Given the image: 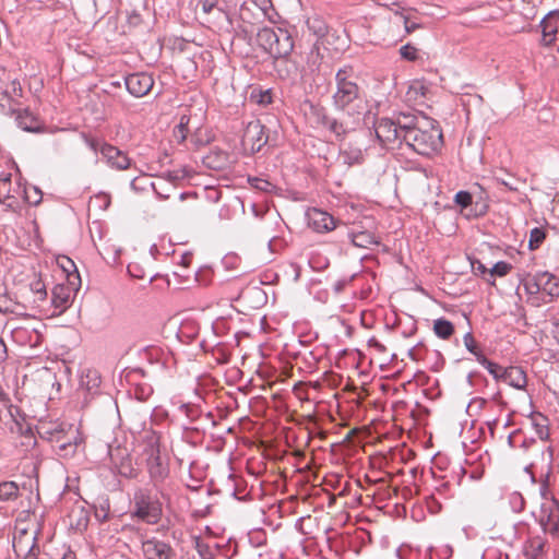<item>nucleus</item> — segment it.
Instances as JSON below:
<instances>
[{"label":"nucleus","instance_id":"nucleus-1","mask_svg":"<svg viewBox=\"0 0 559 559\" xmlns=\"http://www.w3.org/2000/svg\"><path fill=\"white\" fill-rule=\"evenodd\" d=\"M332 105L337 111L353 116L362 108V91L357 83V75L350 64L341 67L334 76Z\"/></svg>","mask_w":559,"mask_h":559},{"label":"nucleus","instance_id":"nucleus-2","mask_svg":"<svg viewBox=\"0 0 559 559\" xmlns=\"http://www.w3.org/2000/svg\"><path fill=\"white\" fill-rule=\"evenodd\" d=\"M158 495L164 497L158 488L155 492L145 487L135 489L131 501V518L150 525L157 524L163 516V503Z\"/></svg>","mask_w":559,"mask_h":559},{"label":"nucleus","instance_id":"nucleus-3","mask_svg":"<svg viewBox=\"0 0 559 559\" xmlns=\"http://www.w3.org/2000/svg\"><path fill=\"white\" fill-rule=\"evenodd\" d=\"M521 285L525 293L532 297L533 305L548 304L559 297V280L549 272H536L526 274L521 278Z\"/></svg>","mask_w":559,"mask_h":559},{"label":"nucleus","instance_id":"nucleus-4","mask_svg":"<svg viewBox=\"0 0 559 559\" xmlns=\"http://www.w3.org/2000/svg\"><path fill=\"white\" fill-rule=\"evenodd\" d=\"M38 198L33 200L27 188L20 182L12 183V175L10 173H0V204L7 210L16 211L21 207L22 202L37 205L41 201V191L34 188Z\"/></svg>","mask_w":559,"mask_h":559},{"label":"nucleus","instance_id":"nucleus-5","mask_svg":"<svg viewBox=\"0 0 559 559\" xmlns=\"http://www.w3.org/2000/svg\"><path fill=\"white\" fill-rule=\"evenodd\" d=\"M259 45L275 59L292 53L294 40L283 27H263L258 33Z\"/></svg>","mask_w":559,"mask_h":559},{"label":"nucleus","instance_id":"nucleus-6","mask_svg":"<svg viewBox=\"0 0 559 559\" xmlns=\"http://www.w3.org/2000/svg\"><path fill=\"white\" fill-rule=\"evenodd\" d=\"M403 143L419 155H430L437 152L442 144V134L438 129H424L423 124L405 135Z\"/></svg>","mask_w":559,"mask_h":559},{"label":"nucleus","instance_id":"nucleus-7","mask_svg":"<svg viewBox=\"0 0 559 559\" xmlns=\"http://www.w3.org/2000/svg\"><path fill=\"white\" fill-rule=\"evenodd\" d=\"M273 66L277 76L290 84L297 83L306 74L305 67H301L300 62L292 53L275 58Z\"/></svg>","mask_w":559,"mask_h":559},{"label":"nucleus","instance_id":"nucleus-8","mask_svg":"<svg viewBox=\"0 0 559 559\" xmlns=\"http://www.w3.org/2000/svg\"><path fill=\"white\" fill-rule=\"evenodd\" d=\"M269 133L261 120L255 119L247 123L243 132L242 143L249 147L251 154L260 152L269 142Z\"/></svg>","mask_w":559,"mask_h":559},{"label":"nucleus","instance_id":"nucleus-9","mask_svg":"<svg viewBox=\"0 0 559 559\" xmlns=\"http://www.w3.org/2000/svg\"><path fill=\"white\" fill-rule=\"evenodd\" d=\"M108 456L119 475L126 478L136 477V469L133 467L130 452L127 448L108 444Z\"/></svg>","mask_w":559,"mask_h":559},{"label":"nucleus","instance_id":"nucleus-10","mask_svg":"<svg viewBox=\"0 0 559 559\" xmlns=\"http://www.w3.org/2000/svg\"><path fill=\"white\" fill-rule=\"evenodd\" d=\"M397 129L396 123L392 118H380L374 123V132L378 140L385 146H400L403 144V136Z\"/></svg>","mask_w":559,"mask_h":559},{"label":"nucleus","instance_id":"nucleus-11","mask_svg":"<svg viewBox=\"0 0 559 559\" xmlns=\"http://www.w3.org/2000/svg\"><path fill=\"white\" fill-rule=\"evenodd\" d=\"M148 452L150 454L146 460V466L150 478L153 481L154 487L157 489L158 486L168 477L169 467L168 463L160 456L158 448L151 447Z\"/></svg>","mask_w":559,"mask_h":559},{"label":"nucleus","instance_id":"nucleus-12","mask_svg":"<svg viewBox=\"0 0 559 559\" xmlns=\"http://www.w3.org/2000/svg\"><path fill=\"white\" fill-rule=\"evenodd\" d=\"M539 522L545 532L557 534L559 531V502L555 498L546 499L540 506Z\"/></svg>","mask_w":559,"mask_h":559},{"label":"nucleus","instance_id":"nucleus-13","mask_svg":"<svg viewBox=\"0 0 559 559\" xmlns=\"http://www.w3.org/2000/svg\"><path fill=\"white\" fill-rule=\"evenodd\" d=\"M128 92L134 97H143L152 90L154 79L147 73H132L124 80Z\"/></svg>","mask_w":559,"mask_h":559},{"label":"nucleus","instance_id":"nucleus-14","mask_svg":"<svg viewBox=\"0 0 559 559\" xmlns=\"http://www.w3.org/2000/svg\"><path fill=\"white\" fill-rule=\"evenodd\" d=\"M559 10L548 12L539 22L542 31L540 45L550 47L555 44L558 34Z\"/></svg>","mask_w":559,"mask_h":559},{"label":"nucleus","instance_id":"nucleus-15","mask_svg":"<svg viewBox=\"0 0 559 559\" xmlns=\"http://www.w3.org/2000/svg\"><path fill=\"white\" fill-rule=\"evenodd\" d=\"M308 225L317 233L331 231L336 227L334 217L320 209L313 207L307 212Z\"/></svg>","mask_w":559,"mask_h":559},{"label":"nucleus","instance_id":"nucleus-16","mask_svg":"<svg viewBox=\"0 0 559 559\" xmlns=\"http://www.w3.org/2000/svg\"><path fill=\"white\" fill-rule=\"evenodd\" d=\"M100 155L111 168L124 170L131 166V159L127 154L109 143L102 144Z\"/></svg>","mask_w":559,"mask_h":559},{"label":"nucleus","instance_id":"nucleus-17","mask_svg":"<svg viewBox=\"0 0 559 559\" xmlns=\"http://www.w3.org/2000/svg\"><path fill=\"white\" fill-rule=\"evenodd\" d=\"M142 551L146 559H171V546L157 538H150L142 543Z\"/></svg>","mask_w":559,"mask_h":559},{"label":"nucleus","instance_id":"nucleus-18","mask_svg":"<svg viewBox=\"0 0 559 559\" xmlns=\"http://www.w3.org/2000/svg\"><path fill=\"white\" fill-rule=\"evenodd\" d=\"M78 430L72 426H68L64 435L53 440L59 450V454L63 456L72 455L75 453L78 447Z\"/></svg>","mask_w":559,"mask_h":559},{"label":"nucleus","instance_id":"nucleus-19","mask_svg":"<svg viewBox=\"0 0 559 559\" xmlns=\"http://www.w3.org/2000/svg\"><path fill=\"white\" fill-rule=\"evenodd\" d=\"M202 163L209 169L225 170L230 167L233 162L227 152L213 148L202 158Z\"/></svg>","mask_w":559,"mask_h":559},{"label":"nucleus","instance_id":"nucleus-20","mask_svg":"<svg viewBox=\"0 0 559 559\" xmlns=\"http://www.w3.org/2000/svg\"><path fill=\"white\" fill-rule=\"evenodd\" d=\"M70 426L66 423L60 421H47V420H40L38 425L36 426L37 433L41 439H45L49 442H53L57 438L60 437V435H64L66 429Z\"/></svg>","mask_w":559,"mask_h":559},{"label":"nucleus","instance_id":"nucleus-21","mask_svg":"<svg viewBox=\"0 0 559 559\" xmlns=\"http://www.w3.org/2000/svg\"><path fill=\"white\" fill-rule=\"evenodd\" d=\"M183 176L180 175L179 171H167L160 175L156 181H151L150 186L160 200H167L169 199V193L162 192V188H164L165 186L169 188H171V186L175 187L176 182L181 180Z\"/></svg>","mask_w":559,"mask_h":559},{"label":"nucleus","instance_id":"nucleus-22","mask_svg":"<svg viewBox=\"0 0 559 559\" xmlns=\"http://www.w3.org/2000/svg\"><path fill=\"white\" fill-rule=\"evenodd\" d=\"M501 381L514 389L523 390L527 384V377L521 367L510 366L503 370Z\"/></svg>","mask_w":559,"mask_h":559},{"label":"nucleus","instance_id":"nucleus-23","mask_svg":"<svg viewBox=\"0 0 559 559\" xmlns=\"http://www.w3.org/2000/svg\"><path fill=\"white\" fill-rule=\"evenodd\" d=\"M393 119L397 129H400L399 131L403 139L405 135H408L409 131H414L423 122V119L420 120L417 116L411 112H399L393 117Z\"/></svg>","mask_w":559,"mask_h":559},{"label":"nucleus","instance_id":"nucleus-24","mask_svg":"<svg viewBox=\"0 0 559 559\" xmlns=\"http://www.w3.org/2000/svg\"><path fill=\"white\" fill-rule=\"evenodd\" d=\"M340 158L344 165L353 166L364 162V151L361 147L348 144L340 152Z\"/></svg>","mask_w":559,"mask_h":559},{"label":"nucleus","instance_id":"nucleus-25","mask_svg":"<svg viewBox=\"0 0 559 559\" xmlns=\"http://www.w3.org/2000/svg\"><path fill=\"white\" fill-rule=\"evenodd\" d=\"M15 120L17 126L24 131L38 132L40 129L38 119L27 109L19 111Z\"/></svg>","mask_w":559,"mask_h":559},{"label":"nucleus","instance_id":"nucleus-26","mask_svg":"<svg viewBox=\"0 0 559 559\" xmlns=\"http://www.w3.org/2000/svg\"><path fill=\"white\" fill-rule=\"evenodd\" d=\"M531 425L540 440L549 437L548 418L540 413H533L530 417Z\"/></svg>","mask_w":559,"mask_h":559},{"label":"nucleus","instance_id":"nucleus-27","mask_svg":"<svg viewBox=\"0 0 559 559\" xmlns=\"http://www.w3.org/2000/svg\"><path fill=\"white\" fill-rule=\"evenodd\" d=\"M70 294L68 288L63 286H56L52 290L51 304L55 306L58 313H61L69 304Z\"/></svg>","mask_w":559,"mask_h":559},{"label":"nucleus","instance_id":"nucleus-28","mask_svg":"<svg viewBox=\"0 0 559 559\" xmlns=\"http://www.w3.org/2000/svg\"><path fill=\"white\" fill-rule=\"evenodd\" d=\"M20 495L19 485L12 480L0 483V501L10 502L14 501Z\"/></svg>","mask_w":559,"mask_h":559},{"label":"nucleus","instance_id":"nucleus-29","mask_svg":"<svg viewBox=\"0 0 559 559\" xmlns=\"http://www.w3.org/2000/svg\"><path fill=\"white\" fill-rule=\"evenodd\" d=\"M198 5L201 7L204 14L215 13L217 20H229L227 12L218 7V0H199Z\"/></svg>","mask_w":559,"mask_h":559},{"label":"nucleus","instance_id":"nucleus-30","mask_svg":"<svg viewBox=\"0 0 559 559\" xmlns=\"http://www.w3.org/2000/svg\"><path fill=\"white\" fill-rule=\"evenodd\" d=\"M433 332L441 340H448L454 333V325L444 318H439L433 322Z\"/></svg>","mask_w":559,"mask_h":559},{"label":"nucleus","instance_id":"nucleus-31","mask_svg":"<svg viewBox=\"0 0 559 559\" xmlns=\"http://www.w3.org/2000/svg\"><path fill=\"white\" fill-rule=\"evenodd\" d=\"M477 362L480 364L487 371L496 379L501 380L503 376V368L502 366L492 362L489 360L484 354L477 355Z\"/></svg>","mask_w":559,"mask_h":559},{"label":"nucleus","instance_id":"nucleus-32","mask_svg":"<svg viewBox=\"0 0 559 559\" xmlns=\"http://www.w3.org/2000/svg\"><path fill=\"white\" fill-rule=\"evenodd\" d=\"M321 60L322 57L320 55L319 48L313 46L307 53V68H305L306 72L308 71L310 74H313L316 71H318L321 64Z\"/></svg>","mask_w":559,"mask_h":559},{"label":"nucleus","instance_id":"nucleus-33","mask_svg":"<svg viewBox=\"0 0 559 559\" xmlns=\"http://www.w3.org/2000/svg\"><path fill=\"white\" fill-rule=\"evenodd\" d=\"M322 124L337 138H341L346 133V128L344 127V124L336 120L335 118L323 116Z\"/></svg>","mask_w":559,"mask_h":559},{"label":"nucleus","instance_id":"nucleus-34","mask_svg":"<svg viewBox=\"0 0 559 559\" xmlns=\"http://www.w3.org/2000/svg\"><path fill=\"white\" fill-rule=\"evenodd\" d=\"M546 233L543 228L535 227L530 233L528 248L530 250H536L545 240Z\"/></svg>","mask_w":559,"mask_h":559},{"label":"nucleus","instance_id":"nucleus-35","mask_svg":"<svg viewBox=\"0 0 559 559\" xmlns=\"http://www.w3.org/2000/svg\"><path fill=\"white\" fill-rule=\"evenodd\" d=\"M352 241L354 246L360 248H367L369 245L378 243L374 236L365 231L353 235Z\"/></svg>","mask_w":559,"mask_h":559},{"label":"nucleus","instance_id":"nucleus-36","mask_svg":"<svg viewBox=\"0 0 559 559\" xmlns=\"http://www.w3.org/2000/svg\"><path fill=\"white\" fill-rule=\"evenodd\" d=\"M188 123L189 118L187 116H181L179 123L174 129V136L178 141V143H182L188 135Z\"/></svg>","mask_w":559,"mask_h":559},{"label":"nucleus","instance_id":"nucleus-37","mask_svg":"<svg viewBox=\"0 0 559 559\" xmlns=\"http://www.w3.org/2000/svg\"><path fill=\"white\" fill-rule=\"evenodd\" d=\"M250 186L257 190H260V191H263V192H272L274 189H275V186L265 180V179H262V178H258V177H250L248 179Z\"/></svg>","mask_w":559,"mask_h":559},{"label":"nucleus","instance_id":"nucleus-38","mask_svg":"<svg viewBox=\"0 0 559 559\" xmlns=\"http://www.w3.org/2000/svg\"><path fill=\"white\" fill-rule=\"evenodd\" d=\"M179 411L190 420V421H193L195 420L200 414H201V409L199 408L198 405L195 404H192V403H185V404H181L179 406Z\"/></svg>","mask_w":559,"mask_h":559},{"label":"nucleus","instance_id":"nucleus-39","mask_svg":"<svg viewBox=\"0 0 559 559\" xmlns=\"http://www.w3.org/2000/svg\"><path fill=\"white\" fill-rule=\"evenodd\" d=\"M31 290L35 295V301H44L47 298V290L41 280H35L31 283Z\"/></svg>","mask_w":559,"mask_h":559},{"label":"nucleus","instance_id":"nucleus-40","mask_svg":"<svg viewBox=\"0 0 559 559\" xmlns=\"http://www.w3.org/2000/svg\"><path fill=\"white\" fill-rule=\"evenodd\" d=\"M400 55L407 61H415L418 57V49L412 44H406L400 48Z\"/></svg>","mask_w":559,"mask_h":559},{"label":"nucleus","instance_id":"nucleus-41","mask_svg":"<svg viewBox=\"0 0 559 559\" xmlns=\"http://www.w3.org/2000/svg\"><path fill=\"white\" fill-rule=\"evenodd\" d=\"M109 502L108 500H103L98 507L95 508L94 515L97 521L105 522L108 519L109 514Z\"/></svg>","mask_w":559,"mask_h":559},{"label":"nucleus","instance_id":"nucleus-42","mask_svg":"<svg viewBox=\"0 0 559 559\" xmlns=\"http://www.w3.org/2000/svg\"><path fill=\"white\" fill-rule=\"evenodd\" d=\"M463 343L466 347V349L475 356L477 359V355L483 354L480 350L477 349L474 336L471 332L465 333L463 336Z\"/></svg>","mask_w":559,"mask_h":559},{"label":"nucleus","instance_id":"nucleus-43","mask_svg":"<svg viewBox=\"0 0 559 559\" xmlns=\"http://www.w3.org/2000/svg\"><path fill=\"white\" fill-rule=\"evenodd\" d=\"M512 269L511 264L504 261L497 262L490 270L491 275L504 276Z\"/></svg>","mask_w":559,"mask_h":559},{"label":"nucleus","instance_id":"nucleus-44","mask_svg":"<svg viewBox=\"0 0 559 559\" xmlns=\"http://www.w3.org/2000/svg\"><path fill=\"white\" fill-rule=\"evenodd\" d=\"M454 201L457 205L465 209L472 203V194L468 191L461 190L455 194Z\"/></svg>","mask_w":559,"mask_h":559},{"label":"nucleus","instance_id":"nucleus-45","mask_svg":"<svg viewBox=\"0 0 559 559\" xmlns=\"http://www.w3.org/2000/svg\"><path fill=\"white\" fill-rule=\"evenodd\" d=\"M152 393L153 389L150 385H139L134 391L135 397L140 401H145Z\"/></svg>","mask_w":559,"mask_h":559},{"label":"nucleus","instance_id":"nucleus-46","mask_svg":"<svg viewBox=\"0 0 559 559\" xmlns=\"http://www.w3.org/2000/svg\"><path fill=\"white\" fill-rule=\"evenodd\" d=\"M82 138L90 150H92L94 153H100V147L104 142H100L94 138H90L85 133H82Z\"/></svg>","mask_w":559,"mask_h":559},{"label":"nucleus","instance_id":"nucleus-47","mask_svg":"<svg viewBox=\"0 0 559 559\" xmlns=\"http://www.w3.org/2000/svg\"><path fill=\"white\" fill-rule=\"evenodd\" d=\"M354 278V275L350 276V277H343V278H340L337 280L334 285H333V290L336 293V294H340L341 292H343V289L350 283V281Z\"/></svg>","mask_w":559,"mask_h":559},{"label":"nucleus","instance_id":"nucleus-48","mask_svg":"<svg viewBox=\"0 0 559 559\" xmlns=\"http://www.w3.org/2000/svg\"><path fill=\"white\" fill-rule=\"evenodd\" d=\"M198 554L200 555L201 559H214V555L207 545H199Z\"/></svg>","mask_w":559,"mask_h":559},{"label":"nucleus","instance_id":"nucleus-49","mask_svg":"<svg viewBox=\"0 0 559 559\" xmlns=\"http://www.w3.org/2000/svg\"><path fill=\"white\" fill-rule=\"evenodd\" d=\"M395 13H396V14H401V16L403 17V20H404L405 31H406L407 33H412V32H414L415 29H417V28H419V27H420V25H419L418 23H416V22H411V21L408 20V17H407V16H405V15H403L402 13H399L397 11H396Z\"/></svg>","mask_w":559,"mask_h":559},{"label":"nucleus","instance_id":"nucleus-50","mask_svg":"<svg viewBox=\"0 0 559 559\" xmlns=\"http://www.w3.org/2000/svg\"><path fill=\"white\" fill-rule=\"evenodd\" d=\"M253 1L264 13H266L272 8L271 0H253Z\"/></svg>","mask_w":559,"mask_h":559},{"label":"nucleus","instance_id":"nucleus-51","mask_svg":"<svg viewBox=\"0 0 559 559\" xmlns=\"http://www.w3.org/2000/svg\"><path fill=\"white\" fill-rule=\"evenodd\" d=\"M512 504L514 508L518 509V511H521L523 509V506H524V500L522 498L521 495L516 493V495H513L512 497Z\"/></svg>","mask_w":559,"mask_h":559},{"label":"nucleus","instance_id":"nucleus-52","mask_svg":"<svg viewBox=\"0 0 559 559\" xmlns=\"http://www.w3.org/2000/svg\"><path fill=\"white\" fill-rule=\"evenodd\" d=\"M61 267L64 272L70 273L71 270H75V264L71 259L64 258V263H61Z\"/></svg>","mask_w":559,"mask_h":559},{"label":"nucleus","instance_id":"nucleus-53","mask_svg":"<svg viewBox=\"0 0 559 559\" xmlns=\"http://www.w3.org/2000/svg\"><path fill=\"white\" fill-rule=\"evenodd\" d=\"M472 266L475 270V272H477L479 274L487 273V267L480 261H476L475 263L473 262Z\"/></svg>","mask_w":559,"mask_h":559},{"label":"nucleus","instance_id":"nucleus-54","mask_svg":"<svg viewBox=\"0 0 559 559\" xmlns=\"http://www.w3.org/2000/svg\"><path fill=\"white\" fill-rule=\"evenodd\" d=\"M191 259H192V254H191V253L186 252V253H183V254L181 255V261H180V263H181L182 265H185V266H188V265H189V263H190V261H191Z\"/></svg>","mask_w":559,"mask_h":559},{"label":"nucleus","instance_id":"nucleus-55","mask_svg":"<svg viewBox=\"0 0 559 559\" xmlns=\"http://www.w3.org/2000/svg\"><path fill=\"white\" fill-rule=\"evenodd\" d=\"M7 357V346L4 342L0 338V361Z\"/></svg>","mask_w":559,"mask_h":559},{"label":"nucleus","instance_id":"nucleus-56","mask_svg":"<svg viewBox=\"0 0 559 559\" xmlns=\"http://www.w3.org/2000/svg\"><path fill=\"white\" fill-rule=\"evenodd\" d=\"M260 103L261 104H269V103H271V96H270V94L267 92L261 96Z\"/></svg>","mask_w":559,"mask_h":559},{"label":"nucleus","instance_id":"nucleus-57","mask_svg":"<svg viewBox=\"0 0 559 559\" xmlns=\"http://www.w3.org/2000/svg\"><path fill=\"white\" fill-rule=\"evenodd\" d=\"M13 93H14L15 95H17V96H21L22 88H21L20 84L15 85V84L13 83Z\"/></svg>","mask_w":559,"mask_h":559},{"label":"nucleus","instance_id":"nucleus-58","mask_svg":"<svg viewBox=\"0 0 559 559\" xmlns=\"http://www.w3.org/2000/svg\"><path fill=\"white\" fill-rule=\"evenodd\" d=\"M175 191V187L171 186V188L165 186L164 188H162V192L164 193H169V195L171 194V192Z\"/></svg>","mask_w":559,"mask_h":559},{"label":"nucleus","instance_id":"nucleus-59","mask_svg":"<svg viewBox=\"0 0 559 559\" xmlns=\"http://www.w3.org/2000/svg\"><path fill=\"white\" fill-rule=\"evenodd\" d=\"M34 188L35 187H32V188L27 189V191L29 192V194H31L33 200L38 198V194L34 191Z\"/></svg>","mask_w":559,"mask_h":559},{"label":"nucleus","instance_id":"nucleus-60","mask_svg":"<svg viewBox=\"0 0 559 559\" xmlns=\"http://www.w3.org/2000/svg\"><path fill=\"white\" fill-rule=\"evenodd\" d=\"M92 374H93V377H94V384H93V386H97V385H98V383H99V378H98V376H97V372H96V371H94V372H92Z\"/></svg>","mask_w":559,"mask_h":559},{"label":"nucleus","instance_id":"nucleus-61","mask_svg":"<svg viewBox=\"0 0 559 559\" xmlns=\"http://www.w3.org/2000/svg\"><path fill=\"white\" fill-rule=\"evenodd\" d=\"M554 333H555V337L557 338V341L559 342V322L556 323L555 325V330H554Z\"/></svg>","mask_w":559,"mask_h":559},{"label":"nucleus","instance_id":"nucleus-62","mask_svg":"<svg viewBox=\"0 0 559 559\" xmlns=\"http://www.w3.org/2000/svg\"><path fill=\"white\" fill-rule=\"evenodd\" d=\"M136 180H138V179L135 178V179H133V180L131 181V183H130L131 189H133V190H139V189H140V188L136 186Z\"/></svg>","mask_w":559,"mask_h":559},{"label":"nucleus","instance_id":"nucleus-63","mask_svg":"<svg viewBox=\"0 0 559 559\" xmlns=\"http://www.w3.org/2000/svg\"><path fill=\"white\" fill-rule=\"evenodd\" d=\"M251 210H252V212H253V214H254L255 216H258V215H259V214H258V207H257V205H255V204H252V205H251Z\"/></svg>","mask_w":559,"mask_h":559},{"label":"nucleus","instance_id":"nucleus-64","mask_svg":"<svg viewBox=\"0 0 559 559\" xmlns=\"http://www.w3.org/2000/svg\"><path fill=\"white\" fill-rule=\"evenodd\" d=\"M547 453H548L549 461H551L552 460V450L550 447L547 448Z\"/></svg>","mask_w":559,"mask_h":559}]
</instances>
